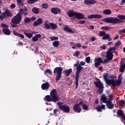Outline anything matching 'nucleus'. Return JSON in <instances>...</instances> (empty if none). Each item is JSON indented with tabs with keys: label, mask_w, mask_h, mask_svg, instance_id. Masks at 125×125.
<instances>
[{
	"label": "nucleus",
	"mask_w": 125,
	"mask_h": 125,
	"mask_svg": "<svg viewBox=\"0 0 125 125\" xmlns=\"http://www.w3.org/2000/svg\"><path fill=\"white\" fill-rule=\"evenodd\" d=\"M67 15L69 17H74V18H77V19H83V15L81 13L76 12L74 10H69L67 12Z\"/></svg>",
	"instance_id": "f257e3e1"
},
{
	"label": "nucleus",
	"mask_w": 125,
	"mask_h": 125,
	"mask_svg": "<svg viewBox=\"0 0 125 125\" xmlns=\"http://www.w3.org/2000/svg\"><path fill=\"white\" fill-rule=\"evenodd\" d=\"M96 79L97 80V81L94 82V83L95 85H96V87L99 88L98 91V93L99 94H102L104 90V85L103 84V83L101 82L100 79H97V78H96Z\"/></svg>",
	"instance_id": "f03ea898"
},
{
	"label": "nucleus",
	"mask_w": 125,
	"mask_h": 125,
	"mask_svg": "<svg viewBox=\"0 0 125 125\" xmlns=\"http://www.w3.org/2000/svg\"><path fill=\"white\" fill-rule=\"evenodd\" d=\"M104 22L105 23H112V24H120L121 20L114 17H107L103 20Z\"/></svg>",
	"instance_id": "7ed1b4c3"
},
{
	"label": "nucleus",
	"mask_w": 125,
	"mask_h": 125,
	"mask_svg": "<svg viewBox=\"0 0 125 125\" xmlns=\"http://www.w3.org/2000/svg\"><path fill=\"white\" fill-rule=\"evenodd\" d=\"M63 71V68L61 67H57L54 69V74H57L56 75L55 80L56 82H58L61 78H62V72Z\"/></svg>",
	"instance_id": "20e7f679"
},
{
	"label": "nucleus",
	"mask_w": 125,
	"mask_h": 125,
	"mask_svg": "<svg viewBox=\"0 0 125 125\" xmlns=\"http://www.w3.org/2000/svg\"><path fill=\"white\" fill-rule=\"evenodd\" d=\"M105 83L108 84V85H111L112 84L113 87H116V86L117 85L119 86L120 84H122V79L118 80L116 81L115 80H110L107 79L105 80Z\"/></svg>",
	"instance_id": "39448f33"
},
{
	"label": "nucleus",
	"mask_w": 125,
	"mask_h": 125,
	"mask_svg": "<svg viewBox=\"0 0 125 125\" xmlns=\"http://www.w3.org/2000/svg\"><path fill=\"white\" fill-rule=\"evenodd\" d=\"M57 104L61 111H63L64 113H70V106L67 105V104H63L62 102H59Z\"/></svg>",
	"instance_id": "423d86ee"
},
{
	"label": "nucleus",
	"mask_w": 125,
	"mask_h": 125,
	"mask_svg": "<svg viewBox=\"0 0 125 125\" xmlns=\"http://www.w3.org/2000/svg\"><path fill=\"white\" fill-rule=\"evenodd\" d=\"M44 27L47 30H50V29H52V30H56L58 28V25L53 22H44Z\"/></svg>",
	"instance_id": "0eeeda50"
},
{
	"label": "nucleus",
	"mask_w": 125,
	"mask_h": 125,
	"mask_svg": "<svg viewBox=\"0 0 125 125\" xmlns=\"http://www.w3.org/2000/svg\"><path fill=\"white\" fill-rule=\"evenodd\" d=\"M21 21H22V16L18 14L11 19L12 24H20V23H21Z\"/></svg>",
	"instance_id": "6e6552de"
},
{
	"label": "nucleus",
	"mask_w": 125,
	"mask_h": 125,
	"mask_svg": "<svg viewBox=\"0 0 125 125\" xmlns=\"http://www.w3.org/2000/svg\"><path fill=\"white\" fill-rule=\"evenodd\" d=\"M105 58L106 59L104 60V62L108 63L109 61H112L113 58H114V54L106 51Z\"/></svg>",
	"instance_id": "1a4fd4ad"
},
{
	"label": "nucleus",
	"mask_w": 125,
	"mask_h": 125,
	"mask_svg": "<svg viewBox=\"0 0 125 125\" xmlns=\"http://www.w3.org/2000/svg\"><path fill=\"white\" fill-rule=\"evenodd\" d=\"M28 10V8H25L24 9L21 8L19 9V12L17 14L19 15L20 16H22V15H24V16H27L29 14V12L27 11Z\"/></svg>",
	"instance_id": "9d476101"
},
{
	"label": "nucleus",
	"mask_w": 125,
	"mask_h": 125,
	"mask_svg": "<svg viewBox=\"0 0 125 125\" xmlns=\"http://www.w3.org/2000/svg\"><path fill=\"white\" fill-rule=\"evenodd\" d=\"M81 71L79 70H77L76 73V76H75V83L76 84L75 89H77L78 88V86H79V79H80V73Z\"/></svg>",
	"instance_id": "9b49d317"
},
{
	"label": "nucleus",
	"mask_w": 125,
	"mask_h": 125,
	"mask_svg": "<svg viewBox=\"0 0 125 125\" xmlns=\"http://www.w3.org/2000/svg\"><path fill=\"white\" fill-rule=\"evenodd\" d=\"M80 104H75L73 106V110L74 112H76V113H81L82 111V108L80 106Z\"/></svg>",
	"instance_id": "f8f14e48"
},
{
	"label": "nucleus",
	"mask_w": 125,
	"mask_h": 125,
	"mask_svg": "<svg viewBox=\"0 0 125 125\" xmlns=\"http://www.w3.org/2000/svg\"><path fill=\"white\" fill-rule=\"evenodd\" d=\"M50 86V84L49 83L45 82V83H43L42 84L41 87L42 90H45L46 91H47Z\"/></svg>",
	"instance_id": "ddd939ff"
},
{
	"label": "nucleus",
	"mask_w": 125,
	"mask_h": 125,
	"mask_svg": "<svg viewBox=\"0 0 125 125\" xmlns=\"http://www.w3.org/2000/svg\"><path fill=\"white\" fill-rule=\"evenodd\" d=\"M87 17L88 19H93V18L99 19L100 18H102V15L98 14H92L88 15Z\"/></svg>",
	"instance_id": "4468645a"
},
{
	"label": "nucleus",
	"mask_w": 125,
	"mask_h": 125,
	"mask_svg": "<svg viewBox=\"0 0 125 125\" xmlns=\"http://www.w3.org/2000/svg\"><path fill=\"white\" fill-rule=\"evenodd\" d=\"M43 23L42 19V18H39L36 21L33 23V25L35 27H38L39 25H42Z\"/></svg>",
	"instance_id": "2eb2a0df"
},
{
	"label": "nucleus",
	"mask_w": 125,
	"mask_h": 125,
	"mask_svg": "<svg viewBox=\"0 0 125 125\" xmlns=\"http://www.w3.org/2000/svg\"><path fill=\"white\" fill-rule=\"evenodd\" d=\"M2 16H4V17H12V14L10 13V11H9L8 9H7L4 12L2 13Z\"/></svg>",
	"instance_id": "dca6fc26"
},
{
	"label": "nucleus",
	"mask_w": 125,
	"mask_h": 125,
	"mask_svg": "<svg viewBox=\"0 0 125 125\" xmlns=\"http://www.w3.org/2000/svg\"><path fill=\"white\" fill-rule=\"evenodd\" d=\"M84 2L87 5H90L91 4H94L97 3V1L95 0H84Z\"/></svg>",
	"instance_id": "f3484780"
},
{
	"label": "nucleus",
	"mask_w": 125,
	"mask_h": 125,
	"mask_svg": "<svg viewBox=\"0 0 125 125\" xmlns=\"http://www.w3.org/2000/svg\"><path fill=\"white\" fill-rule=\"evenodd\" d=\"M51 11L52 13L54 14H58V13H61V9L56 7V8H52L51 9Z\"/></svg>",
	"instance_id": "a211bd4d"
},
{
	"label": "nucleus",
	"mask_w": 125,
	"mask_h": 125,
	"mask_svg": "<svg viewBox=\"0 0 125 125\" xmlns=\"http://www.w3.org/2000/svg\"><path fill=\"white\" fill-rule=\"evenodd\" d=\"M105 103L108 109H113L114 108V104L112 103V100H107V103Z\"/></svg>",
	"instance_id": "6ab92c4d"
},
{
	"label": "nucleus",
	"mask_w": 125,
	"mask_h": 125,
	"mask_svg": "<svg viewBox=\"0 0 125 125\" xmlns=\"http://www.w3.org/2000/svg\"><path fill=\"white\" fill-rule=\"evenodd\" d=\"M3 33H4V35L6 36H10L11 35V32L8 28H2Z\"/></svg>",
	"instance_id": "aec40b11"
},
{
	"label": "nucleus",
	"mask_w": 125,
	"mask_h": 125,
	"mask_svg": "<svg viewBox=\"0 0 125 125\" xmlns=\"http://www.w3.org/2000/svg\"><path fill=\"white\" fill-rule=\"evenodd\" d=\"M63 31L67 32V33H71V34H75V31L69 28L68 26L66 25L63 27Z\"/></svg>",
	"instance_id": "412c9836"
},
{
	"label": "nucleus",
	"mask_w": 125,
	"mask_h": 125,
	"mask_svg": "<svg viewBox=\"0 0 125 125\" xmlns=\"http://www.w3.org/2000/svg\"><path fill=\"white\" fill-rule=\"evenodd\" d=\"M72 72V68H69L68 70H65L63 71V73H64V76L65 77H69L70 76V74H71Z\"/></svg>",
	"instance_id": "4be33fe9"
},
{
	"label": "nucleus",
	"mask_w": 125,
	"mask_h": 125,
	"mask_svg": "<svg viewBox=\"0 0 125 125\" xmlns=\"http://www.w3.org/2000/svg\"><path fill=\"white\" fill-rule=\"evenodd\" d=\"M42 37V35L41 34H36L35 36L32 38L33 42H36L39 41V38Z\"/></svg>",
	"instance_id": "5701e85b"
},
{
	"label": "nucleus",
	"mask_w": 125,
	"mask_h": 125,
	"mask_svg": "<svg viewBox=\"0 0 125 125\" xmlns=\"http://www.w3.org/2000/svg\"><path fill=\"white\" fill-rule=\"evenodd\" d=\"M51 97H52V102H58V101H59L60 100V98L59 97H58L57 96V95H54V96H51Z\"/></svg>",
	"instance_id": "b1692460"
},
{
	"label": "nucleus",
	"mask_w": 125,
	"mask_h": 125,
	"mask_svg": "<svg viewBox=\"0 0 125 125\" xmlns=\"http://www.w3.org/2000/svg\"><path fill=\"white\" fill-rule=\"evenodd\" d=\"M13 34L14 36H17L18 37H19L20 38H21V39H24L25 37L22 34H21L19 33L18 32L16 31H13Z\"/></svg>",
	"instance_id": "393cba45"
},
{
	"label": "nucleus",
	"mask_w": 125,
	"mask_h": 125,
	"mask_svg": "<svg viewBox=\"0 0 125 125\" xmlns=\"http://www.w3.org/2000/svg\"><path fill=\"white\" fill-rule=\"evenodd\" d=\"M32 11L33 13H35V14H39L40 13V8L34 7L32 9Z\"/></svg>",
	"instance_id": "a878e982"
},
{
	"label": "nucleus",
	"mask_w": 125,
	"mask_h": 125,
	"mask_svg": "<svg viewBox=\"0 0 125 125\" xmlns=\"http://www.w3.org/2000/svg\"><path fill=\"white\" fill-rule=\"evenodd\" d=\"M79 105H82L83 108V110H88V106H87L86 104H84L83 102H80L79 103Z\"/></svg>",
	"instance_id": "bb28decb"
},
{
	"label": "nucleus",
	"mask_w": 125,
	"mask_h": 125,
	"mask_svg": "<svg viewBox=\"0 0 125 125\" xmlns=\"http://www.w3.org/2000/svg\"><path fill=\"white\" fill-rule=\"evenodd\" d=\"M94 62H97L100 63V64H101V63H103V64H105V63H106V62H104H104L102 61V59L101 58H96L95 59Z\"/></svg>",
	"instance_id": "cd10ccee"
},
{
	"label": "nucleus",
	"mask_w": 125,
	"mask_h": 125,
	"mask_svg": "<svg viewBox=\"0 0 125 125\" xmlns=\"http://www.w3.org/2000/svg\"><path fill=\"white\" fill-rule=\"evenodd\" d=\"M103 13L105 15H110V14H112V11L110 9H106L104 10Z\"/></svg>",
	"instance_id": "c85d7f7f"
},
{
	"label": "nucleus",
	"mask_w": 125,
	"mask_h": 125,
	"mask_svg": "<svg viewBox=\"0 0 125 125\" xmlns=\"http://www.w3.org/2000/svg\"><path fill=\"white\" fill-rule=\"evenodd\" d=\"M125 70V63H123L120 65V68L119 69V72L121 73H124Z\"/></svg>",
	"instance_id": "c756f323"
},
{
	"label": "nucleus",
	"mask_w": 125,
	"mask_h": 125,
	"mask_svg": "<svg viewBox=\"0 0 125 125\" xmlns=\"http://www.w3.org/2000/svg\"><path fill=\"white\" fill-rule=\"evenodd\" d=\"M101 99L102 100L103 103H106L108 102V100H107V97H106L105 95H102L101 97Z\"/></svg>",
	"instance_id": "7c9ffc66"
},
{
	"label": "nucleus",
	"mask_w": 125,
	"mask_h": 125,
	"mask_svg": "<svg viewBox=\"0 0 125 125\" xmlns=\"http://www.w3.org/2000/svg\"><path fill=\"white\" fill-rule=\"evenodd\" d=\"M45 98L46 100V101H47L48 102H51V101H52V97H51V96H49V95H46L45 97Z\"/></svg>",
	"instance_id": "2f4dec72"
},
{
	"label": "nucleus",
	"mask_w": 125,
	"mask_h": 125,
	"mask_svg": "<svg viewBox=\"0 0 125 125\" xmlns=\"http://www.w3.org/2000/svg\"><path fill=\"white\" fill-rule=\"evenodd\" d=\"M59 44H60V42H59V41H54L53 42V45L55 47H57V46H58Z\"/></svg>",
	"instance_id": "473e14b6"
},
{
	"label": "nucleus",
	"mask_w": 125,
	"mask_h": 125,
	"mask_svg": "<svg viewBox=\"0 0 125 125\" xmlns=\"http://www.w3.org/2000/svg\"><path fill=\"white\" fill-rule=\"evenodd\" d=\"M117 49L116 47H110L107 51L110 53H113L112 51H115Z\"/></svg>",
	"instance_id": "72a5a7b5"
},
{
	"label": "nucleus",
	"mask_w": 125,
	"mask_h": 125,
	"mask_svg": "<svg viewBox=\"0 0 125 125\" xmlns=\"http://www.w3.org/2000/svg\"><path fill=\"white\" fill-rule=\"evenodd\" d=\"M102 30H104V31H109L111 27L110 26H103L101 27Z\"/></svg>",
	"instance_id": "f704fd0d"
},
{
	"label": "nucleus",
	"mask_w": 125,
	"mask_h": 125,
	"mask_svg": "<svg viewBox=\"0 0 125 125\" xmlns=\"http://www.w3.org/2000/svg\"><path fill=\"white\" fill-rule=\"evenodd\" d=\"M119 106L121 107H124L125 106V101L121 100L119 102Z\"/></svg>",
	"instance_id": "c9c22d12"
},
{
	"label": "nucleus",
	"mask_w": 125,
	"mask_h": 125,
	"mask_svg": "<svg viewBox=\"0 0 125 125\" xmlns=\"http://www.w3.org/2000/svg\"><path fill=\"white\" fill-rule=\"evenodd\" d=\"M18 4L20 5V6H24V2L22 0H16Z\"/></svg>",
	"instance_id": "e433bc0d"
},
{
	"label": "nucleus",
	"mask_w": 125,
	"mask_h": 125,
	"mask_svg": "<svg viewBox=\"0 0 125 125\" xmlns=\"http://www.w3.org/2000/svg\"><path fill=\"white\" fill-rule=\"evenodd\" d=\"M117 17L120 20H125V15H119L117 16Z\"/></svg>",
	"instance_id": "4c0bfd02"
},
{
	"label": "nucleus",
	"mask_w": 125,
	"mask_h": 125,
	"mask_svg": "<svg viewBox=\"0 0 125 125\" xmlns=\"http://www.w3.org/2000/svg\"><path fill=\"white\" fill-rule=\"evenodd\" d=\"M121 44L122 42H121V41H118L115 43L114 47H116L117 49H118V48H119L120 45H121Z\"/></svg>",
	"instance_id": "58836bf2"
},
{
	"label": "nucleus",
	"mask_w": 125,
	"mask_h": 125,
	"mask_svg": "<svg viewBox=\"0 0 125 125\" xmlns=\"http://www.w3.org/2000/svg\"><path fill=\"white\" fill-rule=\"evenodd\" d=\"M54 95H56V89H54L50 92L51 96H53Z\"/></svg>",
	"instance_id": "ea45409f"
},
{
	"label": "nucleus",
	"mask_w": 125,
	"mask_h": 125,
	"mask_svg": "<svg viewBox=\"0 0 125 125\" xmlns=\"http://www.w3.org/2000/svg\"><path fill=\"white\" fill-rule=\"evenodd\" d=\"M24 35L26 36V37H27L29 39H31V38L33 37V34L32 33H28L24 32Z\"/></svg>",
	"instance_id": "a19ab883"
},
{
	"label": "nucleus",
	"mask_w": 125,
	"mask_h": 125,
	"mask_svg": "<svg viewBox=\"0 0 125 125\" xmlns=\"http://www.w3.org/2000/svg\"><path fill=\"white\" fill-rule=\"evenodd\" d=\"M44 74H49V75H52V71H51V70L49 69H47L44 71Z\"/></svg>",
	"instance_id": "79ce46f5"
},
{
	"label": "nucleus",
	"mask_w": 125,
	"mask_h": 125,
	"mask_svg": "<svg viewBox=\"0 0 125 125\" xmlns=\"http://www.w3.org/2000/svg\"><path fill=\"white\" fill-rule=\"evenodd\" d=\"M49 39L52 41H58V40H59L58 37H56V36H52V37H50Z\"/></svg>",
	"instance_id": "37998d69"
},
{
	"label": "nucleus",
	"mask_w": 125,
	"mask_h": 125,
	"mask_svg": "<svg viewBox=\"0 0 125 125\" xmlns=\"http://www.w3.org/2000/svg\"><path fill=\"white\" fill-rule=\"evenodd\" d=\"M31 22V19L30 18H25L24 19V22H25L26 24H29Z\"/></svg>",
	"instance_id": "c03bdc74"
},
{
	"label": "nucleus",
	"mask_w": 125,
	"mask_h": 125,
	"mask_svg": "<svg viewBox=\"0 0 125 125\" xmlns=\"http://www.w3.org/2000/svg\"><path fill=\"white\" fill-rule=\"evenodd\" d=\"M105 35H106V32L104 31L99 32V35L100 36V37H104V36Z\"/></svg>",
	"instance_id": "a18cd8bd"
},
{
	"label": "nucleus",
	"mask_w": 125,
	"mask_h": 125,
	"mask_svg": "<svg viewBox=\"0 0 125 125\" xmlns=\"http://www.w3.org/2000/svg\"><path fill=\"white\" fill-rule=\"evenodd\" d=\"M109 37H110V35L109 34H106L103 37V40H108V38H109Z\"/></svg>",
	"instance_id": "49530a36"
},
{
	"label": "nucleus",
	"mask_w": 125,
	"mask_h": 125,
	"mask_svg": "<svg viewBox=\"0 0 125 125\" xmlns=\"http://www.w3.org/2000/svg\"><path fill=\"white\" fill-rule=\"evenodd\" d=\"M1 26L2 27V28H9V26H8V25H7V24L4 23H1Z\"/></svg>",
	"instance_id": "de8ad7c7"
},
{
	"label": "nucleus",
	"mask_w": 125,
	"mask_h": 125,
	"mask_svg": "<svg viewBox=\"0 0 125 125\" xmlns=\"http://www.w3.org/2000/svg\"><path fill=\"white\" fill-rule=\"evenodd\" d=\"M85 61L86 63H90V57H87L85 58Z\"/></svg>",
	"instance_id": "09e8293b"
},
{
	"label": "nucleus",
	"mask_w": 125,
	"mask_h": 125,
	"mask_svg": "<svg viewBox=\"0 0 125 125\" xmlns=\"http://www.w3.org/2000/svg\"><path fill=\"white\" fill-rule=\"evenodd\" d=\"M80 51H77L75 52V54H74V56H76V57H79L80 54Z\"/></svg>",
	"instance_id": "8fccbe9b"
},
{
	"label": "nucleus",
	"mask_w": 125,
	"mask_h": 125,
	"mask_svg": "<svg viewBox=\"0 0 125 125\" xmlns=\"http://www.w3.org/2000/svg\"><path fill=\"white\" fill-rule=\"evenodd\" d=\"M57 112H58V110H57V109H54L53 113L55 117H57L58 116V114H57Z\"/></svg>",
	"instance_id": "3c124183"
},
{
	"label": "nucleus",
	"mask_w": 125,
	"mask_h": 125,
	"mask_svg": "<svg viewBox=\"0 0 125 125\" xmlns=\"http://www.w3.org/2000/svg\"><path fill=\"white\" fill-rule=\"evenodd\" d=\"M83 67L82 66H79L76 68L77 71H79L80 72H82V70H83Z\"/></svg>",
	"instance_id": "603ef678"
},
{
	"label": "nucleus",
	"mask_w": 125,
	"mask_h": 125,
	"mask_svg": "<svg viewBox=\"0 0 125 125\" xmlns=\"http://www.w3.org/2000/svg\"><path fill=\"white\" fill-rule=\"evenodd\" d=\"M104 79L105 81L108 80V74H105L103 76Z\"/></svg>",
	"instance_id": "864d4df0"
},
{
	"label": "nucleus",
	"mask_w": 125,
	"mask_h": 125,
	"mask_svg": "<svg viewBox=\"0 0 125 125\" xmlns=\"http://www.w3.org/2000/svg\"><path fill=\"white\" fill-rule=\"evenodd\" d=\"M101 63H99V62H95V64H94V66L96 68H98L99 66H100Z\"/></svg>",
	"instance_id": "5fc2aeb1"
},
{
	"label": "nucleus",
	"mask_w": 125,
	"mask_h": 125,
	"mask_svg": "<svg viewBox=\"0 0 125 125\" xmlns=\"http://www.w3.org/2000/svg\"><path fill=\"white\" fill-rule=\"evenodd\" d=\"M97 110L98 112H102V108L101 107V106L98 105L97 107Z\"/></svg>",
	"instance_id": "6e6d98bb"
},
{
	"label": "nucleus",
	"mask_w": 125,
	"mask_h": 125,
	"mask_svg": "<svg viewBox=\"0 0 125 125\" xmlns=\"http://www.w3.org/2000/svg\"><path fill=\"white\" fill-rule=\"evenodd\" d=\"M42 6L43 8H44V9H46V8L48 7V5H47V4L46 3H44V4H42Z\"/></svg>",
	"instance_id": "4d7b16f0"
},
{
	"label": "nucleus",
	"mask_w": 125,
	"mask_h": 125,
	"mask_svg": "<svg viewBox=\"0 0 125 125\" xmlns=\"http://www.w3.org/2000/svg\"><path fill=\"white\" fill-rule=\"evenodd\" d=\"M86 21L84 20H82L79 21H78V23L80 24V25H83L85 23Z\"/></svg>",
	"instance_id": "13d9d810"
},
{
	"label": "nucleus",
	"mask_w": 125,
	"mask_h": 125,
	"mask_svg": "<svg viewBox=\"0 0 125 125\" xmlns=\"http://www.w3.org/2000/svg\"><path fill=\"white\" fill-rule=\"evenodd\" d=\"M80 66V62H77L76 63L74 64V67L78 68Z\"/></svg>",
	"instance_id": "bf43d9fd"
},
{
	"label": "nucleus",
	"mask_w": 125,
	"mask_h": 125,
	"mask_svg": "<svg viewBox=\"0 0 125 125\" xmlns=\"http://www.w3.org/2000/svg\"><path fill=\"white\" fill-rule=\"evenodd\" d=\"M29 1L31 2L28 1V3H34V2H36V1H39V0H29Z\"/></svg>",
	"instance_id": "052dcab7"
},
{
	"label": "nucleus",
	"mask_w": 125,
	"mask_h": 125,
	"mask_svg": "<svg viewBox=\"0 0 125 125\" xmlns=\"http://www.w3.org/2000/svg\"><path fill=\"white\" fill-rule=\"evenodd\" d=\"M75 46L78 48H80V47H82V45L79 43H77L75 45Z\"/></svg>",
	"instance_id": "680f3d73"
},
{
	"label": "nucleus",
	"mask_w": 125,
	"mask_h": 125,
	"mask_svg": "<svg viewBox=\"0 0 125 125\" xmlns=\"http://www.w3.org/2000/svg\"><path fill=\"white\" fill-rule=\"evenodd\" d=\"M85 65V62H83V61H82L80 62V64L79 63V66H83Z\"/></svg>",
	"instance_id": "e2e57ef3"
},
{
	"label": "nucleus",
	"mask_w": 125,
	"mask_h": 125,
	"mask_svg": "<svg viewBox=\"0 0 125 125\" xmlns=\"http://www.w3.org/2000/svg\"><path fill=\"white\" fill-rule=\"evenodd\" d=\"M100 48H101V49H103L104 50H105V49H106V46H105V45H103L100 47Z\"/></svg>",
	"instance_id": "0e129e2a"
},
{
	"label": "nucleus",
	"mask_w": 125,
	"mask_h": 125,
	"mask_svg": "<svg viewBox=\"0 0 125 125\" xmlns=\"http://www.w3.org/2000/svg\"><path fill=\"white\" fill-rule=\"evenodd\" d=\"M18 24H12L11 25V26L12 27V28H16L17 27H18Z\"/></svg>",
	"instance_id": "69168bd1"
},
{
	"label": "nucleus",
	"mask_w": 125,
	"mask_h": 125,
	"mask_svg": "<svg viewBox=\"0 0 125 125\" xmlns=\"http://www.w3.org/2000/svg\"><path fill=\"white\" fill-rule=\"evenodd\" d=\"M91 42H95V41H96V38L94 37H92L91 38Z\"/></svg>",
	"instance_id": "338daca9"
},
{
	"label": "nucleus",
	"mask_w": 125,
	"mask_h": 125,
	"mask_svg": "<svg viewBox=\"0 0 125 125\" xmlns=\"http://www.w3.org/2000/svg\"><path fill=\"white\" fill-rule=\"evenodd\" d=\"M35 20H36L35 17H32L30 19V21H35Z\"/></svg>",
	"instance_id": "774afa93"
}]
</instances>
